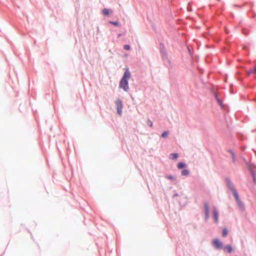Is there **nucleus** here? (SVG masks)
<instances>
[{
    "mask_svg": "<svg viewBox=\"0 0 256 256\" xmlns=\"http://www.w3.org/2000/svg\"><path fill=\"white\" fill-rule=\"evenodd\" d=\"M130 77V74L127 68L120 82V88H122L124 91L127 92L128 90V80Z\"/></svg>",
    "mask_w": 256,
    "mask_h": 256,
    "instance_id": "1",
    "label": "nucleus"
},
{
    "mask_svg": "<svg viewBox=\"0 0 256 256\" xmlns=\"http://www.w3.org/2000/svg\"><path fill=\"white\" fill-rule=\"evenodd\" d=\"M228 187L230 188L232 190L238 204L240 206L242 205V202L239 198L238 194L237 192L234 188V186L233 184L232 183H230V182H228Z\"/></svg>",
    "mask_w": 256,
    "mask_h": 256,
    "instance_id": "2",
    "label": "nucleus"
},
{
    "mask_svg": "<svg viewBox=\"0 0 256 256\" xmlns=\"http://www.w3.org/2000/svg\"><path fill=\"white\" fill-rule=\"evenodd\" d=\"M116 110L118 114L120 116L122 113V103L120 100L117 99L116 101Z\"/></svg>",
    "mask_w": 256,
    "mask_h": 256,
    "instance_id": "3",
    "label": "nucleus"
},
{
    "mask_svg": "<svg viewBox=\"0 0 256 256\" xmlns=\"http://www.w3.org/2000/svg\"><path fill=\"white\" fill-rule=\"evenodd\" d=\"M212 244L213 246L218 249H221L223 247V244L222 242L217 238L214 239L212 242Z\"/></svg>",
    "mask_w": 256,
    "mask_h": 256,
    "instance_id": "4",
    "label": "nucleus"
},
{
    "mask_svg": "<svg viewBox=\"0 0 256 256\" xmlns=\"http://www.w3.org/2000/svg\"><path fill=\"white\" fill-rule=\"evenodd\" d=\"M204 208L205 211V219L207 220L209 218V208L208 202L204 204Z\"/></svg>",
    "mask_w": 256,
    "mask_h": 256,
    "instance_id": "5",
    "label": "nucleus"
},
{
    "mask_svg": "<svg viewBox=\"0 0 256 256\" xmlns=\"http://www.w3.org/2000/svg\"><path fill=\"white\" fill-rule=\"evenodd\" d=\"M213 214H214V221L216 222H218V212L216 210V208H214L212 211Z\"/></svg>",
    "mask_w": 256,
    "mask_h": 256,
    "instance_id": "6",
    "label": "nucleus"
},
{
    "mask_svg": "<svg viewBox=\"0 0 256 256\" xmlns=\"http://www.w3.org/2000/svg\"><path fill=\"white\" fill-rule=\"evenodd\" d=\"M224 251H226L228 253H231L232 250V247L230 245L224 246Z\"/></svg>",
    "mask_w": 256,
    "mask_h": 256,
    "instance_id": "7",
    "label": "nucleus"
},
{
    "mask_svg": "<svg viewBox=\"0 0 256 256\" xmlns=\"http://www.w3.org/2000/svg\"><path fill=\"white\" fill-rule=\"evenodd\" d=\"M177 166L178 168L182 169L185 168L186 166V164L184 162H180L178 164Z\"/></svg>",
    "mask_w": 256,
    "mask_h": 256,
    "instance_id": "8",
    "label": "nucleus"
},
{
    "mask_svg": "<svg viewBox=\"0 0 256 256\" xmlns=\"http://www.w3.org/2000/svg\"><path fill=\"white\" fill-rule=\"evenodd\" d=\"M178 154L176 153L172 154L170 156V158H171L172 160L176 159L178 158Z\"/></svg>",
    "mask_w": 256,
    "mask_h": 256,
    "instance_id": "9",
    "label": "nucleus"
},
{
    "mask_svg": "<svg viewBox=\"0 0 256 256\" xmlns=\"http://www.w3.org/2000/svg\"><path fill=\"white\" fill-rule=\"evenodd\" d=\"M102 12L104 15L108 16L109 14V10L108 8H104Z\"/></svg>",
    "mask_w": 256,
    "mask_h": 256,
    "instance_id": "10",
    "label": "nucleus"
},
{
    "mask_svg": "<svg viewBox=\"0 0 256 256\" xmlns=\"http://www.w3.org/2000/svg\"><path fill=\"white\" fill-rule=\"evenodd\" d=\"M248 74H256V66L255 68H254L250 70L248 72Z\"/></svg>",
    "mask_w": 256,
    "mask_h": 256,
    "instance_id": "11",
    "label": "nucleus"
},
{
    "mask_svg": "<svg viewBox=\"0 0 256 256\" xmlns=\"http://www.w3.org/2000/svg\"><path fill=\"white\" fill-rule=\"evenodd\" d=\"M228 233V231L226 228H224L222 232V236L223 237H225Z\"/></svg>",
    "mask_w": 256,
    "mask_h": 256,
    "instance_id": "12",
    "label": "nucleus"
},
{
    "mask_svg": "<svg viewBox=\"0 0 256 256\" xmlns=\"http://www.w3.org/2000/svg\"><path fill=\"white\" fill-rule=\"evenodd\" d=\"M189 174V172L187 170H184L182 171V176H188Z\"/></svg>",
    "mask_w": 256,
    "mask_h": 256,
    "instance_id": "13",
    "label": "nucleus"
},
{
    "mask_svg": "<svg viewBox=\"0 0 256 256\" xmlns=\"http://www.w3.org/2000/svg\"><path fill=\"white\" fill-rule=\"evenodd\" d=\"M168 131L164 132L162 134V136L164 138H165L168 136Z\"/></svg>",
    "mask_w": 256,
    "mask_h": 256,
    "instance_id": "14",
    "label": "nucleus"
},
{
    "mask_svg": "<svg viewBox=\"0 0 256 256\" xmlns=\"http://www.w3.org/2000/svg\"><path fill=\"white\" fill-rule=\"evenodd\" d=\"M124 48L126 50H130V46L129 45L126 44L124 46Z\"/></svg>",
    "mask_w": 256,
    "mask_h": 256,
    "instance_id": "15",
    "label": "nucleus"
},
{
    "mask_svg": "<svg viewBox=\"0 0 256 256\" xmlns=\"http://www.w3.org/2000/svg\"><path fill=\"white\" fill-rule=\"evenodd\" d=\"M148 124L150 126V127H152V122L151 120H148Z\"/></svg>",
    "mask_w": 256,
    "mask_h": 256,
    "instance_id": "16",
    "label": "nucleus"
},
{
    "mask_svg": "<svg viewBox=\"0 0 256 256\" xmlns=\"http://www.w3.org/2000/svg\"><path fill=\"white\" fill-rule=\"evenodd\" d=\"M110 23L116 26H118V23L116 22H110Z\"/></svg>",
    "mask_w": 256,
    "mask_h": 256,
    "instance_id": "17",
    "label": "nucleus"
},
{
    "mask_svg": "<svg viewBox=\"0 0 256 256\" xmlns=\"http://www.w3.org/2000/svg\"><path fill=\"white\" fill-rule=\"evenodd\" d=\"M168 179H170V180H174V177L172 176H168L166 177Z\"/></svg>",
    "mask_w": 256,
    "mask_h": 256,
    "instance_id": "18",
    "label": "nucleus"
},
{
    "mask_svg": "<svg viewBox=\"0 0 256 256\" xmlns=\"http://www.w3.org/2000/svg\"><path fill=\"white\" fill-rule=\"evenodd\" d=\"M218 102L219 104H220V101L218 100Z\"/></svg>",
    "mask_w": 256,
    "mask_h": 256,
    "instance_id": "19",
    "label": "nucleus"
}]
</instances>
